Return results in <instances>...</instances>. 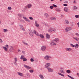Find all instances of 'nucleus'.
<instances>
[{
  "instance_id": "f257e3e1",
  "label": "nucleus",
  "mask_w": 79,
  "mask_h": 79,
  "mask_svg": "<svg viewBox=\"0 0 79 79\" xmlns=\"http://www.w3.org/2000/svg\"><path fill=\"white\" fill-rule=\"evenodd\" d=\"M45 68L48 70V72H50V63H47L45 65Z\"/></svg>"
},
{
  "instance_id": "f03ea898",
  "label": "nucleus",
  "mask_w": 79,
  "mask_h": 79,
  "mask_svg": "<svg viewBox=\"0 0 79 79\" xmlns=\"http://www.w3.org/2000/svg\"><path fill=\"white\" fill-rule=\"evenodd\" d=\"M2 48L5 52H7L8 51V48H9V46L8 44H6L5 46L2 47Z\"/></svg>"
},
{
  "instance_id": "7ed1b4c3",
  "label": "nucleus",
  "mask_w": 79,
  "mask_h": 79,
  "mask_svg": "<svg viewBox=\"0 0 79 79\" xmlns=\"http://www.w3.org/2000/svg\"><path fill=\"white\" fill-rule=\"evenodd\" d=\"M71 30H72V27H67L65 29V32H68V31H71Z\"/></svg>"
},
{
  "instance_id": "20e7f679",
  "label": "nucleus",
  "mask_w": 79,
  "mask_h": 79,
  "mask_svg": "<svg viewBox=\"0 0 79 79\" xmlns=\"http://www.w3.org/2000/svg\"><path fill=\"white\" fill-rule=\"evenodd\" d=\"M44 58L46 61H49L50 60V56L46 55L44 57Z\"/></svg>"
},
{
  "instance_id": "39448f33",
  "label": "nucleus",
  "mask_w": 79,
  "mask_h": 79,
  "mask_svg": "<svg viewBox=\"0 0 79 79\" xmlns=\"http://www.w3.org/2000/svg\"><path fill=\"white\" fill-rule=\"evenodd\" d=\"M40 50L43 52H44L46 50V47L43 46L40 48Z\"/></svg>"
},
{
  "instance_id": "423d86ee",
  "label": "nucleus",
  "mask_w": 79,
  "mask_h": 79,
  "mask_svg": "<svg viewBox=\"0 0 79 79\" xmlns=\"http://www.w3.org/2000/svg\"><path fill=\"white\" fill-rule=\"evenodd\" d=\"M53 31H54V32H56V29L55 28H53L52 27H50V32H51Z\"/></svg>"
},
{
  "instance_id": "0eeeda50",
  "label": "nucleus",
  "mask_w": 79,
  "mask_h": 79,
  "mask_svg": "<svg viewBox=\"0 0 79 79\" xmlns=\"http://www.w3.org/2000/svg\"><path fill=\"white\" fill-rule=\"evenodd\" d=\"M53 41H54V40H52V41L50 43V45L52 46H54V45H56V43Z\"/></svg>"
},
{
  "instance_id": "6e6552de",
  "label": "nucleus",
  "mask_w": 79,
  "mask_h": 79,
  "mask_svg": "<svg viewBox=\"0 0 79 79\" xmlns=\"http://www.w3.org/2000/svg\"><path fill=\"white\" fill-rule=\"evenodd\" d=\"M9 50L11 52H13V50H14V48L12 46H10Z\"/></svg>"
},
{
  "instance_id": "1a4fd4ad",
  "label": "nucleus",
  "mask_w": 79,
  "mask_h": 79,
  "mask_svg": "<svg viewBox=\"0 0 79 79\" xmlns=\"http://www.w3.org/2000/svg\"><path fill=\"white\" fill-rule=\"evenodd\" d=\"M19 26L20 27V28L21 29H22V31H25V30L24 29V27H23V26L22 24H19Z\"/></svg>"
},
{
  "instance_id": "9d476101",
  "label": "nucleus",
  "mask_w": 79,
  "mask_h": 79,
  "mask_svg": "<svg viewBox=\"0 0 79 79\" xmlns=\"http://www.w3.org/2000/svg\"><path fill=\"white\" fill-rule=\"evenodd\" d=\"M29 35L31 37H32L33 36V32H32V30H30L29 32Z\"/></svg>"
},
{
  "instance_id": "9b49d317",
  "label": "nucleus",
  "mask_w": 79,
  "mask_h": 79,
  "mask_svg": "<svg viewBox=\"0 0 79 79\" xmlns=\"http://www.w3.org/2000/svg\"><path fill=\"white\" fill-rule=\"evenodd\" d=\"M23 18L26 21H27V22H30V20L28 19L25 16L23 17Z\"/></svg>"
},
{
  "instance_id": "f8f14e48",
  "label": "nucleus",
  "mask_w": 79,
  "mask_h": 79,
  "mask_svg": "<svg viewBox=\"0 0 79 79\" xmlns=\"http://www.w3.org/2000/svg\"><path fill=\"white\" fill-rule=\"evenodd\" d=\"M23 66L25 68H26V69H31V67L27 66L26 64H24Z\"/></svg>"
},
{
  "instance_id": "ddd939ff",
  "label": "nucleus",
  "mask_w": 79,
  "mask_h": 79,
  "mask_svg": "<svg viewBox=\"0 0 79 79\" xmlns=\"http://www.w3.org/2000/svg\"><path fill=\"white\" fill-rule=\"evenodd\" d=\"M54 41H55L56 42V43H58L59 42V38H56L54 39Z\"/></svg>"
},
{
  "instance_id": "4468645a",
  "label": "nucleus",
  "mask_w": 79,
  "mask_h": 79,
  "mask_svg": "<svg viewBox=\"0 0 79 79\" xmlns=\"http://www.w3.org/2000/svg\"><path fill=\"white\" fill-rule=\"evenodd\" d=\"M50 19L52 21H56V18L55 17H52Z\"/></svg>"
},
{
  "instance_id": "2eb2a0df",
  "label": "nucleus",
  "mask_w": 79,
  "mask_h": 79,
  "mask_svg": "<svg viewBox=\"0 0 79 79\" xmlns=\"http://www.w3.org/2000/svg\"><path fill=\"white\" fill-rule=\"evenodd\" d=\"M14 60L15 61V62L14 63V64H15L16 66H17V64H16V62H17V61H18V58L16 57L15 58Z\"/></svg>"
},
{
  "instance_id": "dca6fc26",
  "label": "nucleus",
  "mask_w": 79,
  "mask_h": 79,
  "mask_svg": "<svg viewBox=\"0 0 79 79\" xmlns=\"http://www.w3.org/2000/svg\"><path fill=\"white\" fill-rule=\"evenodd\" d=\"M65 50L67 52H70L72 50V49L70 48H65Z\"/></svg>"
},
{
  "instance_id": "f3484780",
  "label": "nucleus",
  "mask_w": 79,
  "mask_h": 79,
  "mask_svg": "<svg viewBox=\"0 0 79 79\" xmlns=\"http://www.w3.org/2000/svg\"><path fill=\"white\" fill-rule=\"evenodd\" d=\"M39 77L41 79H44V77L42 74H40Z\"/></svg>"
},
{
  "instance_id": "a211bd4d",
  "label": "nucleus",
  "mask_w": 79,
  "mask_h": 79,
  "mask_svg": "<svg viewBox=\"0 0 79 79\" xmlns=\"http://www.w3.org/2000/svg\"><path fill=\"white\" fill-rule=\"evenodd\" d=\"M20 76H24V74L22 73H20V72H18L17 73Z\"/></svg>"
},
{
  "instance_id": "6ab92c4d",
  "label": "nucleus",
  "mask_w": 79,
  "mask_h": 79,
  "mask_svg": "<svg viewBox=\"0 0 79 79\" xmlns=\"http://www.w3.org/2000/svg\"><path fill=\"white\" fill-rule=\"evenodd\" d=\"M64 11L65 12H68V11H69L68 8L67 7H65L64 9Z\"/></svg>"
},
{
  "instance_id": "aec40b11",
  "label": "nucleus",
  "mask_w": 79,
  "mask_h": 79,
  "mask_svg": "<svg viewBox=\"0 0 79 79\" xmlns=\"http://www.w3.org/2000/svg\"><path fill=\"white\" fill-rule=\"evenodd\" d=\"M33 32L37 36H39V34L37 32H36L35 30L33 31Z\"/></svg>"
},
{
  "instance_id": "412c9836",
  "label": "nucleus",
  "mask_w": 79,
  "mask_h": 79,
  "mask_svg": "<svg viewBox=\"0 0 79 79\" xmlns=\"http://www.w3.org/2000/svg\"><path fill=\"white\" fill-rule=\"evenodd\" d=\"M35 26L37 27H39V24L37 23V21H35Z\"/></svg>"
},
{
  "instance_id": "4be33fe9",
  "label": "nucleus",
  "mask_w": 79,
  "mask_h": 79,
  "mask_svg": "<svg viewBox=\"0 0 79 79\" xmlns=\"http://www.w3.org/2000/svg\"><path fill=\"white\" fill-rule=\"evenodd\" d=\"M77 7L76 6H74L73 7V10H74V11H76L77 10Z\"/></svg>"
},
{
  "instance_id": "5701e85b",
  "label": "nucleus",
  "mask_w": 79,
  "mask_h": 79,
  "mask_svg": "<svg viewBox=\"0 0 79 79\" xmlns=\"http://www.w3.org/2000/svg\"><path fill=\"white\" fill-rule=\"evenodd\" d=\"M44 16L45 18H48V17L49 16V15H48V14L47 13H45L44 14Z\"/></svg>"
},
{
  "instance_id": "b1692460",
  "label": "nucleus",
  "mask_w": 79,
  "mask_h": 79,
  "mask_svg": "<svg viewBox=\"0 0 79 79\" xmlns=\"http://www.w3.org/2000/svg\"><path fill=\"white\" fill-rule=\"evenodd\" d=\"M60 71L62 74H65V71L63 70H60Z\"/></svg>"
},
{
  "instance_id": "393cba45",
  "label": "nucleus",
  "mask_w": 79,
  "mask_h": 79,
  "mask_svg": "<svg viewBox=\"0 0 79 79\" xmlns=\"http://www.w3.org/2000/svg\"><path fill=\"white\" fill-rule=\"evenodd\" d=\"M46 38L48 39H49L50 38V35L48 34L47 33L46 35Z\"/></svg>"
},
{
  "instance_id": "a878e982",
  "label": "nucleus",
  "mask_w": 79,
  "mask_h": 79,
  "mask_svg": "<svg viewBox=\"0 0 79 79\" xmlns=\"http://www.w3.org/2000/svg\"><path fill=\"white\" fill-rule=\"evenodd\" d=\"M39 36L40 37V38H41V39H44V36L42 34H40V35H39Z\"/></svg>"
},
{
  "instance_id": "bb28decb",
  "label": "nucleus",
  "mask_w": 79,
  "mask_h": 79,
  "mask_svg": "<svg viewBox=\"0 0 79 79\" xmlns=\"http://www.w3.org/2000/svg\"><path fill=\"white\" fill-rule=\"evenodd\" d=\"M56 10L58 12H60V11H61V10L60 8H56Z\"/></svg>"
},
{
  "instance_id": "cd10ccee",
  "label": "nucleus",
  "mask_w": 79,
  "mask_h": 79,
  "mask_svg": "<svg viewBox=\"0 0 79 79\" xmlns=\"http://www.w3.org/2000/svg\"><path fill=\"white\" fill-rule=\"evenodd\" d=\"M74 47H75V48H78V47H79V45L77 44H75V45L74 46Z\"/></svg>"
},
{
  "instance_id": "c85d7f7f",
  "label": "nucleus",
  "mask_w": 79,
  "mask_h": 79,
  "mask_svg": "<svg viewBox=\"0 0 79 79\" xmlns=\"http://www.w3.org/2000/svg\"><path fill=\"white\" fill-rule=\"evenodd\" d=\"M27 7L28 8H30L32 7V5L31 4H29L27 5Z\"/></svg>"
},
{
  "instance_id": "c756f323",
  "label": "nucleus",
  "mask_w": 79,
  "mask_h": 79,
  "mask_svg": "<svg viewBox=\"0 0 79 79\" xmlns=\"http://www.w3.org/2000/svg\"><path fill=\"white\" fill-rule=\"evenodd\" d=\"M22 42H23V44H24V45H28V44L27 43L25 42L24 41H22Z\"/></svg>"
},
{
  "instance_id": "7c9ffc66",
  "label": "nucleus",
  "mask_w": 79,
  "mask_h": 79,
  "mask_svg": "<svg viewBox=\"0 0 79 79\" xmlns=\"http://www.w3.org/2000/svg\"><path fill=\"white\" fill-rule=\"evenodd\" d=\"M24 58V56L22 55L20 57V59L21 60H23Z\"/></svg>"
},
{
  "instance_id": "2f4dec72",
  "label": "nucleus",
  "mask_w": 79,
  "mask_h": 79,
  "mask_svg": "<svg viewBox=\"0 0 79 79\" xmlns=\"http://www.w3.org/2000/svg\"><path fill=\"white\" fill-rule=\"evenodd\" d=\"M3 31L4 32H8V30L6 29H4L3 30Z\"/></svg>"
},
{
  "instance_id": "473e14b6",
  "label": "nucleus",
  "mask_w": 79,
  "mask_h": 79,
  "mask_svg": "<svg viewBox=\"0 0 79 79\" xmlns=\"http://www.w3.org/2000/svg\"><path fill=\"white\" fill-rule=\"evenodd\" d=\"M65 23L67 24H69V21L68 20H65Z\"/></svg>"
},
{
  "instance_id": "72a5a7b5",
  "label": "nucleus",
  "mask_w": 79,
  "mask_h": 79,
  "mask_svg": "<svg viewBox=\"0 0 79 79\" xmlns=\"http://www.w3.org/2000/svg\"><path fill=\"white\" fill-rule=\"evenodd\" d=\"M58 74H59V75H60V76L62 77H64V75L61 73H58Z\"/></svg>"
},
{
  "instance_id": "f704fd0d",
  "label": "nucleus",
  "mask_w": 79,
  "mask_h": 79,
  "mask_svg": "<svg viewBox=\"0 0 79 79\" xmlns=\"http://www.w3.org/2000/svg\"><path fill=\"white\" fill-rule=\"evenodd\" d=\"M53 70L52 69L50 68V73H53Z\"/></svg>"
},
{
  "instance_id": "c9c22d12",
  "label": "nucleus",
  "mask_w": 79,
  "mask_h": 79,
  "mask_svg": "<svg viewBox=\"0 0 79 79\" xmlns=\"http://www.w3.org/2000/svg\"><path fill=\"white\" fill-rule=\"evenodd\" d=\"M66 72L67 73H71V71L69 69L67 70Z\"/></svg>"
},
{
  "instance_id": "e433bc0d",
  "label": "nucleus",
  "mask_w": 79,
  "mask_h": 79,
  "mask_svg": "<svg viewBox=\"0 0 79 79\" xmlns=\"http://www.w3.org/2000/svg\"><path fill=\"white\" fill-rule=\"evenodd\" d=\"M7 9L8 10H11L12 9V8H11V7L10 6H9L7 8Z\"/></svg>"
},
{
  "instance_id": "4c0bfd02",
  "label": "nucleus",
  "mask_w": 79,
  "mask_h": 79,
  "mask_svg": "<svg viewBox=\"0 0 79 79\" xmlns=\"http://www.w3.org/2000/svg\"><path fill=\"white\" fill-rule=\"evenodd\" d=\"M75 18H79V15H76L75 16Z\"/></svg>"
},
{
  "instance_id": "58836bf2",
  "label": "nucleus",
  "mask_w": 79,
  "mask_h": 79,
  "mask_svg": "<svg viewBox=\"0 0 79 79\" xmlns=\"http://www.w3.org/2000/svg\"><path fill=\"white\" fill-rule=\"evenodd\" d=\"M68 77H69L71 79H74V78L73 77H72L68 75Z\"/></svg>"
},
{
  "instance_id": "ea45409f",
  "label": "nucleus",
  "mask_w": 79,
  "mask_h": 79,
  "mask_svg": "<svg viewBox=\"0 0 79 79\" xmlns=\"http://www.w3.org/2000/svg\"><path fill=\"white\" fill-rule=\"evenodd\" d=\"M75 35H76L77 37H79V34L77 33H76L75 34Z\"/></svg>"
},
{
  "instance_id": "a19ab883",
  "label": "nucleus",
  "mask_w": 79,
  "mask_h": 79,
  "mask_svg": "<svg viewBox=\"0 0 79 79\" xmlns=\"http://www.w3.org/2000/svg\"><path fill=\"white\" fill-rule=\"evenodd\" d=\"M23 61H27V59L24 57L23 59Z\"/></svg>"
},
{
  "instance_id": "79ce46f5",
  "label": "nucleus",
  "mask_w": 79,
  "mask_h": 79,
  "mask_svg": "<svg viewBox=\"0 0 79 79\" xmlns=\"http://www.w3.org/2000/svg\"><path fill=\"white\" fill-rule=\"evenodd\" d=\"M70 45L71 47H75V45H73V44H70Z\"/></svg>"
},
{
  "instance_id": "37998d69",
  "label": "nucleus",
  "mask_w": 79,
  "mask_h": 79,
  "mask_svg": "<svg viewBox=\"0 0 79 79\" xmlns=\"http://www.w3.org/2000/svg\"><path fill=\"white\" fill-rule=\"evenodd\" d=\"M2 43H3V40L1 39H0V43L2 44Z\"/></svg>"
},
{
  "instance_id": "c03bdc74",
  "label": "nucleus",
  "mask_w": 79,
  "mask_h": 79,
  "mask_svg": "<svg viewBox=\"0 0 79 79\" xmlns=\"http://www.w3.org/2000/svg\"><path fill=\"white\" fill-rule=\"evenodd\" d=\"M29 71L31 73H33L34 72V71H33V70H29Z\"/></svg>"
},
{
  "instance_id": "a18cd8bd",
  "label": "nucleus",
  "mask_w": 79,
  "mask_h": 79,
  "mask_svg": "<svg viewBox=\"0 0 79 79\" xmlns=\"http://www.w3.org/2000/svg\"><path fill=\"white\" fill-rule=\"evenodd\" d=\"M30 61H31V62H33V61H34V59H33L31 58L30 59Z\"/></svg>"
},
{
  "instance_id": "49530a36",
  "label": "nucleus",
  "mask_w": 79,
  "mask_h": 79,
  "mask_svg": "<svg viewBox=\"0 0 79 79\" xmlns=\"http://www.w3.org/2000/svg\"><path fill=\"white\" fill-rule=\"evenodd\" d=\"M73 39H74V40H77V37H74L73 38Z\"/></svg>"
},
{
  "instance_id": "de8ad7c7",
  "label": "nucleus",
  "mask_w": 79,
  "mask_h": 79,
  "mask_svg": "<svg viewBox=\"0 0 79 79\" xmlns=\"http://www.w3.org/2000/svg\"><path fill=\"white\" fill-rule=\"evenodd\" d=\"M50 8L51 9H53V6H50Z\"/></svg>"
},
{
  "instance_id": "09e8293b",
  "label": "nucleus",
  "mask_w": 79,
  "mask_h": 79,
  "mask_svg": "<svg viewBox=\"0 0 79 79\" xmlns=\"http://www.w3.org/2000/svg\"><path fill=\"white\" fill-rule=\"evenodd\" d=\"M53 6L54 7H55V8H56V7H57V6L55 5V4H53Z\"/></svg>"
},
{
  "instance_id": "8fccbe9b",
  "label": "nucleus",
  "mask_w": 79,
  "mask_h": 79,
  "mask_svg": "<svg viewBox=\"0 0 79 79\" xmlns=\"http://www.w3.org/2000/svg\"><path fill=\"white\" fill-rule=\"evenodd\" d=\"M29 19H30L31 20H32V19H33V18H32V17H29Z\"/></svg>"
},
{
  "instance_id": "3c124183",
  "label": "nucleus",
  "mask_w": 79,
  "mask_h": 79,
  "mask_svg": "<svg viewBox=\"0 0 79 79\" xmlns=\"http://www.w3.org/2000/svg\"><path fill=\"white\" fill-rule=\"evenodd\" d=\"M18 15V16H19V17H21V14H19Z\"/></svg>"
},
{
  "instance_id": "603ef678",
  "label": "nucleus",
  "mask_w": 79,
  "mask_h": 79,
  "mask_svg": "<svg viewBox=\"0 0 79 79\" xmlns=\"http://www.w3.org/2000/svg\"><path fill=\"white\" fill-rule=\"evenodd\" d=\"M63 6H67V4H63Z\"/></svg>"
},
{
  "instance_id": "864d4df0",
  "label": "nucleus",
  "mask_w": 79,
  "mask_h": 79,
  "mask_svg": "<svg viewBox=\"0 0 79 79\" xmlns=\"http://www.w3.org/2000/svg\"><path fill=\"white\" fill-rule=\"evenodd\" d=\"M25 51H22V53L23 54H25Z\"/></svg>"
},
{
  "instance_id": "5fc2aeb1",
  "label": "nucleus",
  "mask_w": 79,
  "mask_h": 79,
  "mask_svg": "<svg viewBox=\"0 0 79 79\" xmlns=\"http://www.w3.org/2000/svg\"><path fill=\"white\" fill-rule=\"evenodd\" d=\"M27 6H26L25 7V10H26V9H27Z\"/></svg>"
},
{
  "instance_id": "6e6d98bb",
  "label": "nucleus",
  "mask_w": 79,
  "mask_h": 79,
  "mask_svg": "<svg viewBox=\"0 0 79 79\" xmlns=\"http://www.w3.org/2000/svg\"><path fill=\"white\" fill-rule=\"evenodd\" d=\"M18 52H21V50H20V49H18Z\"/></svg>"
},
{
  "instance_id": "4d7b16f0",
  "label": "nucleus",
  "mask_w": 79,
  "mask_h": 79,
  "mask_svg": "<svg viewBox=\"0 0 79 79\" xmlns=\"http://www.w3.org/2000/svg\"><path fill=\"white\" fill-rule=\"evenodd\" d=\"M77 41L79 42V38H77Z\"/></svg>"
},
{
  "instance_id": "13d9d810",
  "label": "nucleus",
  "mask_w": 79,
  "mask_h": 79,
  "mask_svg": "<svg viewBox=\"0 0 79 79\" xmlns=\"http://www.w3.org/2000/svg\"><path fill=\"white\" fill-rule=\"evenodd\" d=\"M74 3H76V0H74L73 2Z\"/></svg>"
},
{
  "instance_id": "bf43d9fd",
  "label": "nucleus",
  "mask_w": 79,
  "mask_h": 79,
  "mask_svg": "<svg viewBox=\"0 0 79 79\" xmlns=\"http://www.w3.org/2000/svg\"><path fill=\"white\" fill-rule=\"evenodd\" d=\"M64 68H61L60 69V70H63Z\"/></svg>"
},
{
  "instance_id": "052dcab7",
  "label": "nucleus",
  "mask_w": 79,
  "mask_h": 79,
  "mask_svg": "<svg viewBox=\"0 0 79 79\" xmlns=\"http://www.w3.org/2000/svg\"><path fill=\"white\" fill-rule=\"evenodd\" d=\"M77 25H78V27H79V22H78V23H77Z\"/></svg>"
},
{
  "instance_id": "680f3d73",
  "label": "nucleus",
  "mask_w": 79,
  "mask_h": 79,
  "mask_svg": "<svg viewBox=\"0 0 79 79\" xmlns=\"http://www.w3.org/2000/svg\"><path fill=\"white\" fill-rule=\"evenodd\" d=\"M65 3H68V1H65Z\"/></svg>"
},
{
  "instance_id": "e2e57ef3",
  "label": "nucleus",
  "mask_w": 79,
  "mask_h": 79,
  "mask_svg": "<svg viewBox=\"0 0 79 79\" xmlns=\"http://www.w3.org/2000/svg\"><path fill=\"white\" fill-rule=\"evenodd\" d=\"M77 75H78V77H79V73H77Z\"/></svg>"
},
{
  "instance_id": "0e129e2a",
  "label": "nucleus",
  "mask_w": 79,
  "mask_h": 79,
  "mask_svg": "<svg viewBox=\"0 0 79 79\" xmlns=\"http://www.w3.org/2000/svg\"><path fill=\"white\" fill-rule=\"evenodd\" d=\"M51 2H53V1H55V0H50Z\"/></svg>"
},
{
  "instance_id": "69168bd1",
  "label": "nucleus",
  "mask_w": 79,
  "mask_h": 79,
  "mask_svg": "<svg viewBox=\"0 0 79 79\" xmlns=\"http://www.w3.org/2000/svg\"><path fill=\"white\" fill-rule=\"evenodd\" d=\"M50 58H52V56H50Z\"/></svg>"
},
{
  "instance_id": "338daca9",
  "label": "nucleus",
  "mask_w": 79,
  "mask_h": 79,
  "mask_svg": "<svg viewBox=\"0 0 79 79\" xmlns=\"http://www.w3.org/2000/svg\"><path fill=\"white\" fill-rule=\"evenodd\" d=\"M61 17H62V18H63V15H61Z\"/></svg>"
},
{
  "instance_id": "774afa93",
  "label": "nucleus",
  "mask_w": 79,
  "mask_h": 79,
  "mask_svg": "<svg viewBox=\"0 0 79 79\" xmlns=\"http://www.w3.org/2000/svg\"><path fill=\"white\" fill-rule=\"evenodd\" d=\"M0 69H1V70H2V69L1 67H0Z\"/></svg>"
}]
</instances>
